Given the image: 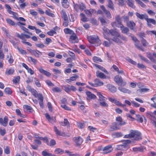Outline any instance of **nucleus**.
Segmentation results:
<instances>
[{
	"label": "nucleus",
	"instance_id": "nucleus-1",
	"mask_svg": "<svg viewBox=\"0 0 156 156\" xmlns=\"http://www.w3.org/2000/svg\"><path fill=\"white\" fill-rule=\"evenodd\" d=\"M131 142V140H125L123 141V144L117 145L116 149L118 150H126L128 148L127 145V144H130Z\"/></svg>",
	"mask_w": 156,
	"mask_h": 156
},
{
	"label": "nucleus",
	"instance_id": "nucleus-2",
	"mask_svg": "<svg viewBox=\"0 0 156 156\" xmlns=\"http://www.w3.org/2000/svg\"><path fill=\"white\" fill-rule=\"evenodd\" d=\"M116 22H113L111 24L113 27H114L115 26H116L118 27H119L122 32L123 34H127L129 31V29L127 27H124L122 24L119 26L116 25Z\"/></svg>",
	"mask_w": 156,
	"mask_h": 156
},
{
	"label": "nucleus",
	"instance_id": "nucleus-3",
	"mask_svg": "<svg viewBox=\"0 0 156 156\" xmlns=\"http://www.w3.org/2000/svg\"><path fill=\"white\" fill-rule=\"evenodd\" d=\"M115 81L119 85L124 86L126 84V82H123L122 78L121 76L116 75L114 78Z\"/></svg>",
	"mask_w": 156,
	"mask_h": 156
},
{
	"label": "nucleus",
	"instance_id": "nucleus-4",
	"mask_svg": "<svg viewBox=\"0 0 156 156\" xmlns=\"http://www.w3.org/2000/svg\"><path fill=\"white\" fill-rule=\"evenodd\" d=\"M73 4L74 9L77 12H78L79 10L82 11L84 10L85 8V5L83 3L78 4H76L73 2Z\"/></svg>",
	"mask_w": 156,
	"mask_h": 156
},
{
	"label": "nucleus",
	"instance_id": "nucleus-5",
	"mask_svg": "<svg viewBox=\"0 0 156 156\" xmlns=\"http://www.w3.org/2000/svg\"><path fill=\"white\" fill-rule=\"evenodd\" d=\"M132 134V137H133L134 139L136 140H138L141 139V133L136 131H133V133Z\"/></svg>",
	"mask_w": 156,
	"mask_h": 156
},
{
	"label": "nucleus",
	"instance_id": "nucleus-6",
	"mask_svg": "<svg viewBox=\"0 0 156 156\" xmlns=\"http://www.w3.org/2000/svg\"><path fill=\"white\" fill-rule=\"evenodd\" d=\"M73 140L77 146L81 145L83 141V139L80 136L75 137L73 138Z\"/></svg>",
	"mask_w": 156,
	"mask_h": 156
},
{
	"label": "nucleus",
	"instance_id": "nucleus-7",
	"mask_svg": "<svg viewBox=\"0 0 156 156\" xmlns=\"http://www.w3.org/2000/svg\"><path fill=\"white\" fill-rule=\"evenodd\" d=\"M112 150V146L108 145L104 148L102 153L104 154H107L111 152Z\"/></svg>",
	"mask_w": 156,
	"mask_h": 156
},
{
	"label": "nucleus",
	"instance_id": "nucleus-8",
	"mask_svg": "<svg viewBox=\"0 0 156 156\" xmlns=\"http://www.w3.org/2000/svg\"><path fill=\"white\" fill-rule=\"evenodd\" d=\"M100 7L105 14L106 15V17L108 19L111 18H112V16L110 11L106 9L103 5H101Z\"/></svg>",
	"mask_w": 156,
	"mask_h": 156
},
{
	"label": "nucleus",
	"instance_id": "nucleus-9",
	"mask_svg": "<svg viewBox=\"0 0 156 156\" xmlns=\"http://www.w3.org/2000/svg\"><path fill=\"white\" fill-rule=\"evenodd\" d=\"M45 116L48 121L52 123H53L56 122V119L54 117H51L49 114L47 113L45 115Z\"/></svg>",
	"mask_w": 156,
	"mask_h": 156
},
{
	"label": "nucleus",
	"instance_id": "nucleus-10",
	"mask_svg": "<svg viewBox=\"0 0 156 156\" xmlns=\"http://www.w3.org/2000/svg\"><path fill=\"white\" fill-rule=\"evenodd\" d=\"M8 118V117L5 116L3 120L2 118H0V124L4 126H6L7 125Z\"/></svg>",
	"mask_w": 156,
	"mask_h": 156
},
{
	"label": "nucleus",
	"instance_id": "nucleus-11",
	"mask_svg": "<svg viewBox=\"0 0 156 156\" xmlns=\"http://www.w3.org/2000/svg\"><path fill=\"white\" fill-rule=\"evenodd\" d=\"M54 129L56 134L58 135H59L63 136H65L67 137H68L69 136V135H66L65 133L63 132H61L58 130V129L55 126L54 127Z\"/></svg>",
	"mask_w": 156,
	"mask_h": 156
},
{
	"label": "nucleus",
	"instance_id": "nucleus-12",
	"mask_svg": "<svg viewBox=\"0 0 156 156\" xmlns=\"http://www.w3.org/2000/svg\"><path fill=\"white\" fill-rule=\"evenodd\" d=\"M126 25L131 30H134L135 23L133 21H130L127 23Z\"/></svg>",
	"mask_w": 156,
	"mask_h": 156
},
{
	"label": "nucleus",
	"instance_id": "nucleus-13",
	"mask_svg": "<svg viewBox=\"0 0 156 156\" xmlns=\"http://www.w3.org/2000/svg\"><path fill=\"white\" fill-rule=\"evenodd\" d=\"M69 41L72 43H75L78 42V40L76 35L74 34L70 36Z\"/></svg>",
	"mask_w": 156,
	"mask_h": 156
},
{
	"label": "nucleus",
	"instance_id": "nucleus-14",
	"mask_svg": "<svg viewBox=\"0 0 156 156\" xmlns=\"http://www.w3.org/2000/svg\"><path fill=\"white\" fill-rule=\"evenodd\" d=\"M89 41L91 43L95 44L96 42H98L100 41V40L98 37L91 36L90 37V39Z\"/></svg>",
	"mask_w": 156,
	"mask_h": 156
},
{
	"label": "nucleus",
	"instance_id": "nucleus-15",
	"mask_svg": "<svg viewBox=\"0 0 156 156\" xmlns=\"http://www.w3.org/2000/svg\"><path fill=\"white\" fill-rule=\"evenodd\" d=\"M135 14L138 18L141 20H143V19H144L145 20H146V19H147V18L148 17V16L146 14H140L139 13L136 12L135 13Z\"/></svg>",
	"mask_w": 156,
	"mask_h": 156
},
{
	"label": "nucleus",
	"instance_id": "nucleus-16",
	"mask_svg": "<svg viewBox=\"0 0 156 156\" xmlns=\"http://www.w3.org/2000/svg\"><path fill=\"white\" fill-rule=\"evenodd\" d=\"M118 89L120 91L124 93H127L129 94H130L131 92V91L129 90L122 87H118Z\"/></svg>",
	"mask_w": 156,
	"mask_h": 156
},
{
	"label": "nucleus",
	"instance_id": "nucleus-17",
	"mask_svg": "<svg viewBox=\"0 0 156 156\" xmlns=\"http://www.w3.org/2000/svg\"><path fill=\"white\" fill-rule=\"evenodd\" d=\"M38 70L41 73L46 75L47 76H50L51 75V74L50 73L47 71L44 70L41 68H40Z\"/></svg>",
	"mask_w": 156,
	"mask_h": 156
},
{
	"label": "nucleus",
	"instance_id": "nucleus-18",
	"mask_svg": "<svg viewBox=\"0 0 156 156\" xmlns=\"http://www.w3.org/2000/svg\"><path fill=\"white\" fill-rule=\"evenodd\" d=\"M107 87L110 91L112 93H115L116 91V88L112 85L108 84L107 85Z\"/></svg>",
	"mask_w": 156,
	"mask_h": 156
},
{
	"label": "nucleus",
	"instance_id": "nucleus-19",
	"mask_svg": "<svg viewBox=\"0 0 156 156\" xmlns=\"http://www.w3.org/2000/svg\"><path fill=\"white\" fill-rule=\"evenodd\" d=\"M96 76L97 77H99L101 79H105L106 76L102 73L100 72L97 71L96 72Z\"/></svg>",
	"mask_w": 156,
	"mask_h": 156
},
{
	"label": "nucleus",
	"instance_id": "nucleus-20",
	"mask_svg": "<svg viewBox=\"0 0 156 156\" xmlns=\"http://www.w3.org/2000/svg\"><path fill=\"white\" fill-rule=\"evenodd\" d=\"M86 94L87 97L90 99H94L96 98V96L95 95L89 91H86Z\"/></svg>",
	"mask_w": 156,
	"mask_h": 156
},
{
	"label": "nucleus",
	"instance_id": "nucleus-21",
	"mask_svg": "<svg viewBox=\"0 0 156 156\" xmlns=\"http://www.w3.org/2000/svg\"><path fill=\"white\" fill-rule=\"evenodd\" d=\"M127 4L129 7L134 9L136 8L135 6L134 5V2L133 0H127Z\"/></svg>",
	"mask_w": 156,
	"mask_h": 156
},
{
	"label": "nucleus",
	"instance_id": "nucleus-22",
	"mask_svg": "<svg viewBox=\"0 0 156 156\" xmlns=\"http://www.w3.org/2000/svg\"><path fill=\"white\" fill-rule=\"evenodd\" d=\"M109 33L113 36L118 37L119 36V34L118 32L113 30H110Z\"/></svg>",
	"mask_w": 156,
	"mask_h": 156
},
{
	"label": "nucleus",
	"instance_id": "nucleus-23",
	"mask_svg": "<svg viewBox=\"0 0 156 156\" xmlns=\"http://www.w3.org/2000/svg\"><path fill=\"white\" fill-rule=\"evenodd\" d=\"M119 128L117 126V124L116 122H113L110 126V131H113L119 129Z\"/></svg>",
	"mask_w": 156,
	"mask_h": 156
},
{
	"label": "nucleus",
	"instance_id": "nucleus-24",
	"mask_svg": "<svg viewBox=\"0 0 156 156\" xmlns=\"http://www.w3.org/2000/svg\"><path fill=\"white\" fill-rule=\"evenodd\" d=\"M115 20L116 21V25L119 26L120 25H122L121 19L119 15H117L115 17Z\"/></svg>",
	"mask_w": 156,
	"mask_h": 156
},
{
	"label": "nucleus",
	"instance_id": "nucleus-25",
	"mask_svg": "<svg viewBox=\"0 0 156 156\" xmlns=\"http://www.w3.org/2000/svg\"><path fill=\"white\" fill-rule=\"evenodd\" d=\"M135 42V45L136 47L139 50H140L142 51H144V48L141 45H139L140 44V41L138 40Z\"/></svg>",
	"mask_w": 156,
	"mask_h": 156
},
{
	"label": "nucleus",
	"instance_id": "nucleus-26",
	"mask_svg": "<svg viewBox=\"0 0 156 156\" xmlns=\"http://www.w3.org/2000/svg\"><path fill=\"white\" fill-rule=\"evenodd\" d=\"M93 65L94 66L96 67L97 68H98L99 69H100L103 72H105L107 74H108V72L107 71L106 69L103 67L96 64H94Z\"/></svg>",
	"mask_w": 156,
	"mask_h": 156
},
{
	"label": "nucleus",
	"instance_id": "nucleus-27",
	"mask_svg": "<svg viewBox=\"0 0 156 156\" xmlns=\"http://www.w3.org/2000/svg\"><path fill=\"white\" fill-rule=\"evenodd\" d=\"M94 82L95 83L96 87L98 86H101L104 84V83L103 82H101L98 79H96L94 80Z\"/></svg>",
	"mask_w": 156,
	"mask_h": 156
},
{
	"label": "nucleus",
	"instance_id": "nucleus-28",
	"mask_svg": "<svg viewBox=\"0 0 156 156\" xmlns=\"http://www.w3.org/2000/svg\"><path fill=\"white\" fill-rule=\"evenodd\" d=\"M145 147L144 146H141L138 147H134L133 148V151H134L143 152L144 150L145 149Z\"/></svg>",
	"mask_w": 156,
	"mask_h": 156
},
{
	"label": "nucleus",
	"instance_id": "nucleus-29",
	"mask_svg": "<svg viewBox=\"0 0 156 156\" xmlns=\"http://www.w3.org/2000/svg\"><path fill=\"white\" fill-rule=\"evenodd\" d=\"M116 120L119 122V125L120 126L124 125L126 124V122L124 121L122 122V119L120 116L116 117Z\"/></svg>",
	"mask_w": 156,
	"mask_h": 156
},
{
	"label": "nucleus",
	"instance_id": "nucleus-30",
	"mask_svg": "<svg viewBox=\"0 0 156 156\" xmlns=\"http://www.w3.org/2000/svg\"><path fill=\"white\" fill-rule=\"evenodd\" d=\"M107 6L112 10L114 9V4L111 0H108V4Z\"/></svg>",
	"mask_w": 156,
	"mask_h": 156
},
{
	"label": "nucleus",
	"instance_id": "nucleus-31",
	"mask_svg": "<svg viewBox=\"0 0 156 156\" xmlns=\"http://www.w3.org/2000/svg\"><path fill=\"white\" fill-rule=\"evenodd\" d=\"M5 7L6 8L8 9L7 11L10 14H12L13 15H14V14L15 13V12L12 11L11 9V8L10 6L8 4H5Z\"/></svg>",
	"mask_w": 156,
	"mask_h": 156
},
{
	"label": "nucleus",
	"instance_id": "nucleus-32",
	"mask_svg": "<svg viewBox=\"0 0 156 156\" xmlns=\"http://www.w3.org/2000/svg\"><path fill=\"white\" fill-rule=\"evenodd\" d=\"M31 54L34 55L36 57L39 58V54L38 53L39 51L37 49L31 50Z\"/></svg>",
	"mask_w": 156,
	"mask_h": 156
},
{
	"label": "nucleus",
	"instance_id": "nucleus-33",
	"mask_svg": "<svg viewBox=\"0 0 156 156\" xmlns=\"http://www.w3.org/2000/svg\"><path fill=\"white\" fill-rule=\"evenodd\" d=\"M68 3H69L68 0H62V5L65 8H68L69 6V5L67 4Z\"/></svg>",
	"mask_w": 156,
	"mask_h": 156
},
{
	"label": "nucleus",
	"instance_id": "nucleus-34",
	"mask_svg": "<svg viewBox=\"0 0 156 156\" xmlns=\"http://www.w3.org/2000/svg\"><path fill=\"white\" fill-rule=\"evenodd\" d=\"M45 13L47 15L51 17H54L55 16V15L54 14L51 12V10L50 9H48L47 10H46L45 12Z\"/></svg>",
	"mask_w": 156,
	"mask_h": 156
},
{
	"label": "nucleus",
	"instance_id": "nucleus-35",
	"mask_svg": "<svg viewBox=\"0 0 156 156\" xmlns=\"http://www.w3.org/2000/svg\"><path fill=\"white\" fill-rule=\"evenodd\" d=\"M147 23H150L154 25H155L156 24V22L155 20L152 19L148 18V17L147 18L146 20Z\"/></svg>",
	"mask_w": 156,
	"mask_h": 156
},
{
	"label": "nucleus",
	"instance_id": "nucleus-36",
	"mask_svg": "<svg viewBox=\"0 0 156 156\" xmlns=\"http://www.w3.org/2000/svg\"><path fill=\"white\" fill-rule=\"evenodd\" d=\"M114 103L116 105L122 106L123 108H124L126 105L125 104L123 105L119 101H117L116 99H115Z\"/></svg>",
	"mask_w": 156,
	"mask_h": 156
},
{
	"label": "nucleus",
	"instance_id": "nucleus-37",
	"mask_svg": "<svg viewBox=\"0 0 156 156\" xmlns=\"http://www.w3.org/2000/svg\"><path fill=\"white\" fill-rule=\"evenodd\" d=\"M14 70L12 69H7L5 72V74L6 75L12 74L14 72Z\"/></svg>",
	"mask_w": 156,
	"mask_h": 156
},
{
	"label": "nucleus",
	"instance_id": "nucleus-38",
	"mask_svg": "<svg viewBox=\"0 0 156 156\" xmlns=\"http://www.w3.org/2000/svg\"><path fill=\"white\" fill-rule=\"evenodd\" d=\"M61 14L62 15V17L63 18V20L68 19L66 13L64 11L62 10L61 12Z\"/></svg>",
	"mask_w": 156,
	"mask_h": 156
},
{
	"label": "nucleus",
	"instance_id": "nucleus-39",
	"mask_svg": "<svg viewBox=\"0 0 156 156\" xmlns=\"http://www.w3.org/2000/svg\"><path fill=\"white\" fill-rule=\"evenodd\" d=\"M97 95L99 98V101H105L106 98L104 97L100 92H98Z\"/></svg>",
	"mask_w": 156,
	"mask_h": 156
},
{
	"label": "nucleus",
	"instance_id": "nucleus-40",
	"mask_svg": "<svg viewBox=\"0 0 156 156\" xmlns=\"http://www.w3.org/2000/svg\"><path fill=\"white\" fill-rule=\"evenodd\" d=\"M30 91L32 94L34 95L35 98H37V96L38 94L37 91L35 90L32 88V89H31Z\"/></svg>",
	"mask_w": 156,
	"mask_h": 156
},
{
	"label": "nucleus",
	"instance_id": "nucleus-41",
	"mask_svg": "<svg viewBox=\"0 0 156 156\" xmlns=\"http://www.w3.org/2000/svg\"><path fill=\"white\" fill-rule=\"evenodd\" d=\"M140 41L143 45L144 46L146 47L148 44V43L144 38H142V39H141Z\"/></svg>",
	"mask_w": 156,
	"mask_h": 156
},
{
	"label": "nucleus",
	"instance_id": "nucleus-42",
	"mask_svg": "<svg viewBox=\"0 0 156 156\" xmlns=\"http://www.w3.org/2000/svg\"><path fill=\"white\" fill-rule=\"evenodd\" d=\"M147 57L150 59V60L153 62H155V60L154 58L152 56L151 54L150 53H147Z\"/></svg>",
	"mask_w": 156,
	"mask_h": 156
},
{
	"label": "nucleus",
	"instance_id": "nucleus-43",
	"mask_svg": "<svg viewBox=\"0 0 156 156\" xmlns=\"http://www.w3.org/2000/svg\"><path fill=\"white\" fill-rule=\"evenodd\" d=\"M17 37L22 40V41H26V40L25 39V37L24 36V34L21 33V34H17Z\"/></svg>",
	"mask_w": 156,
	"mask_h": 156
},
{
	"label": "nucleus",
	"instance_id": "nucleus-44",
	"mask_svg": "<svg viewBox=\"0 0 156 156\" xmlns=\"http://www.w3.org/2000/svg\"><path fill=\"white\" fill-rule=\"evenodd\" d=\"M5 93L8 94H11L12 93V91L11 89L9 87H6L4 90Z\"/></svg>",
	"mask_w": 156,
	"mask_h": 156
},
{
	"label": "nucleus",
	"instance_id": "nucleus-45",
	"mask_svg": "<svg viewBox=\"0 0 156 156\" xmlns=\"http://www.w3.org/2000/svg\"><path fill=\"white\" fill-rule=\"evenodd\" d=\"M136 117L137 119V120L141 122H143V116H140L139 115H136Z\"/></svg>",
	"mask_w": 156,
	"mask_h": 156
},
{
	"label": "nucleus",
	"instance_id": "nucleus-46",
	"mask_svg": "<svg viewBox=\"0 0 156 156\" xmlns=\"http://www.w3.org/2000/svg\"><path fill=\"white\" fill-rule=\"evenodd\" d=\"M94 61L95 62H102V60L96 56H94L93 58Z\"/></svg>",
	"mask_w": 156,
	"mask_h": 156
},
{
	"label": "nucleus",
	"instance_id": "nucleus-47",
	"mask_svg": "<svg viewBox=\"0 0 156 156\" xmlns=\"http://www.w3.org/2000/svg\"><path fill=\"white\" fill-rule=\"evenodd\" d=\"M113 41L118 43L119 44H122V41L118 37H114L112 39Z\"/></svg>",
	"mask_w": 156,
	"mask_h": 156
},
{
	"label": "nucleus",
	"instance_id": "nucleus-48",
	"mask_svg": "<svg viewBox=\"0 0 156 156\" xmlns=\"http://www.w3.org/2000/svg\"><path fill=\"white\" fill-rule=\"evenodd\" d=\"M64 31L66 34H72L73 33V31L68 28H66L64 29Z\"/></svg>",
	"mask_w": 156,
	"mask_h": 156
},
{
	"label": "nucleus",
	"instance_id": "nucleus-49",
	"mask_svg": "<svg viewBox=\"0 0 156 156\" xmlns=\"http://www.w3.org/2000/svg\"><path fill=\"white\" fill-rule=\"evenodd\" d=\"M105 101H99V103L101 105L105 107H107L108 106V105L105 102Z\"/></svg>",
	"mask_w": 156,
	"mask_h": 156
},
{
	"label": "nucleus",
	"instance_id": "nucleus-50",
	"mask_svg": "<svg viewBox=\"0 0 156 156\" xmlns=\"http://www.w3.org/2000/svg\"><path fill=\"white\" fill-rule=\"evenodd\" d=\"M42 154L43 156H52V154L47 152L45 150L42 152Z\"/></svg>",
	"mask_w": 156,
	"mask_h": 156
},
{
	"label": "nucleus",
	"instance_id": "nucleus-51",
	"mask_svg": "<svg viewBox=\"0 0 156 156\" xmlns=\"http://www.w3.org/2000/svg\"><path fill=\"white\" fill-rule=\"evenodd\" d=\"M20 28L23 30L27 33L29 35H32V34L31 32H29V30L25 27L23 26H20Z\"/></svg>",
	"mask_w": 156,
	"mask_h": 156
},
{
	"label": "nucleus",
	"instance_id": "nucleus-52",
	"mask_svg": "<svg viewBox=\"0 0 156 156\" xmlns=\"http://www.w3.org/2000/svg\"><path fill=\"white\" fill-rule=\"evenodd\" d=\"M52 90L54 92H61V89L57 87H53L52 88Z\"/></svg>",
	"mask_w": 156,
	"mask_h": 156
},
{
	"label": "nucleus",
	"instance_id": "nucleus-53",
	"mask_svg": "<svg viewBox=\"0 0 156 156\" xmlns=\"http://www.w3.org/2000/svg\"><path fill=\"white\" fill-rule=\"evenodd\" d=\"M55 152L56 154H61L64 152V151L61 149L57 148L55 150Z\"/></svg>",
	"mask_w": 156,
	"mask_h": 156
},
{
	"label": "nucleus",
	"instance_id": "nucleus-54",
	"mask_svg": "<svg viewBox=\"0 0 156 156\" xmlns=\"http://www.w3.org/2000/svg\"><path fill=\"white\" fill-rule=\"evenodd\" d=\"M6 21L8 23L12 26H14L15 24L14 22L10 19H7L6 20Z\"/></svg>",
	"mask_w": 156,
	"mask_h": 156
},
{
	"label": "nucleus",
	"instance_id": "nucleus-55",
	"mask_svg": "<svg viewBox=\"0 0 156 156\" xmlns=\"http://www.w3.org/2000/svg\"><path fill=\"white\" fill-rule=\"evenodd\" d=\"M126 60L128 61L130 63H131L133 64L134 65H136V62L133 61L132 59L129 58H126Z\"/></svg>",
	"mask_w": 156,
	"mask_h": 156
},
{
	"label": "nucleus",
	"instance_id": "nucleus-56",
	"mask_svg": "<svg viewBox=\"0 0 156 156\" xmlns=\"http://www.w3.org/2000/svg\"><path fill=\"white\" fill-rule=\"evenodd\" d=\"M74 76H71L70 77V81H75L76 80V79L78 78L79 77V76H78L77 75H74Z\"/></svg>",
	"mask_w": 156,
	"mask_h": 156
},
{
	"label": "nucleus",
	"instance_id": "nucleus-57",
	"mask_svg": "<svg viewBox=\"0 0 156 156\" xmlns=\"http://www.w3.org/2000/svg\"><path fill=\"white\" fill-rule=\"evenodd\" d=\"M139 57L141 58V60H143L144 62H147L148 63L149 62V61L146 58H145L144 57L140 55H139Z\"/></svg>",
	"mask_w": 156,
	"mask_h": 156
},
{
	"label": "nucleus",
	"instance_id": "nucleus-58",
	"mask_svg": "<svg viewBox=\"0 0 156 156\" xmlns=\"http://www.w3.org/2000/svg\"><path fill=\"white\" fill-rule=\"evenodd\" d=\"M53 72L55 74H59L61 73V71L60 70L57 69L55 68L53 69H52Z\"/></svg>",
	"mask_w": 156,
	"mask_h": 156
},
{
	"label": "nucleus",
	"instance_id": "nucleus-59",
	"mask_svg": "<svg viewBox=\"0 0 156 156\" xmlns=\"http://www.w3.org/2000/svg\"><path fill=\"white\" fill-rule=\"evenodd\" d=\"M20 77L19 76H17L15 79L13 80L14 83H16L20 81Z\"/></svg>",
	"mask_w": 156,
	"mask_h": 156
},
{
	"label": "nucleus",
	"instance_id": "nucleus-60",
	"mask_svg": "<svg viewBox=\"0 0 156 156\" xmlns=\"http://www.w3.org/2000/svg\"><path fill=\"white\" fill-rule=\"evenodd\" d=\"M90 22L94 25H97L98 23L97 20L94 19H91L90 20Z\"/></svg>",
	"mask_w": 156,
	"mask_h": 156
},
{
	"label": "nucleus",
	"instance_id": "nucleus-61",
	"mask_svg": "<svg viewBox=\"0 0 156 156\" xmlns=\"http://www.w3.org/2000/svg\"><path fill=\"white\" fill-rule=\"evenodd\" d=\"M37 98L40 101H43L44 97L41 94L39 93L38 94Z\"/></svg>",
	"mask_w": 156,
	"mask_h": 156
},
{
	"label": "nucleus",
	"instance_id": "nucleus-62",
	"mask_svg": "<svg viewBox=\"0 0 156 156\" xmlns=\"http://www.w3.org/2000/svg\"><path fill=\"white\" fill-rule=\"evenodd\" d=\"M69 122L66 119H64V122H63L61 123V125L63 126H65L69 124Z\"/></svg>",
	"mask_w": 156,
	"mask_h": 156
},
{
	"label": "nucleus",
	"instance_id": "nucleus-63",
	"mask_svg": "<svg viewBox=\"0 0 156 156\" xmlns=\"http://www.w3.org/2000/svg\"><path fill=\"white\" fill-rule=\"evenodd\" d=\"M17 48L19 51L22 54H26L27 52L25 50L22 49L18 47H17Z\"/></svg>",
	"mask_w": 156,
	"mask_h": 156
},
{
	"label": "nucleus",
	"instance_id": "nucleus-64",
	"mask_svg": "<svg viewBox=\"0 0 156 156\" xmlns=\"http://www.w3.org/2000/svg\"><path fill=\"white\" fill-rule=\"evenodd\" d=\"M119 37L124 41H127V37H126L122 35H120L119 34Z\"/></svg>",
	"mask_w": 156,
	"mask_h": 156
}]
</instances>
